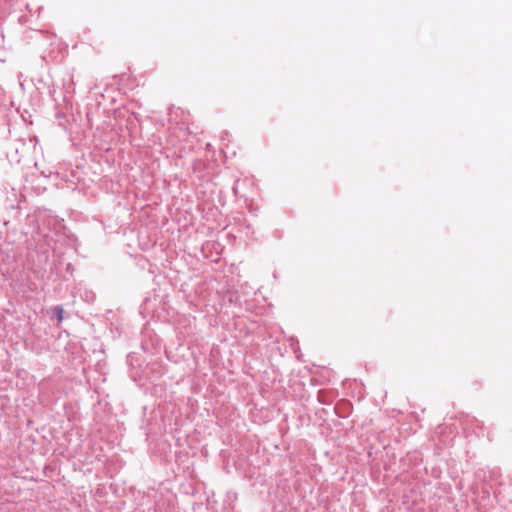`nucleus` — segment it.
Listing matches in <instances>:
<instances>
[{
	"mask_svg": "<svg viewBox=\"0 0 512 512\" xmlns=\"http://www.w3.org/2000/svg\"><path fill=\"white\" fill-rule=\"evenodd\" d=\"M62 313H63V309H62L61 307H58V308H57V314H58V320H59V321H62V320H63Z\"/></svg>",
	"mask_w": 512,
	"mask_h": 512,
	"instance_id": "obj_1",
	"label": "nucleus"
}]
</instances>
